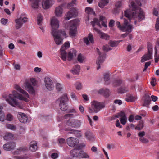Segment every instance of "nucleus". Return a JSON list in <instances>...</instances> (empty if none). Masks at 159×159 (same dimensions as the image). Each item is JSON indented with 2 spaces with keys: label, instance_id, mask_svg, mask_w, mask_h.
Returning <instances> with one entry per match:
<instances>
[{
  "label": "nucleus",
  "instance_id": "obj_50",
  "mask_svg": "<svg viewBox=\"0 0 159 159\" xmlns=\"http://www.w3.org/2000/svg\"><path fill=\"white\" fill-rule=\"evenodd\" d=\"M43 20L42 16L40 14H39L37 17V23L38 25H41V23Z\"/></svg>",
  "mask_w": 159,
  "mask_h": 159
},
{
  "label": "nucleus",
  "instance_id": "obj_32",
  "mask_svg": "<svg viewBox=\"0 0 159 159\" xmlns=\"http://www.w3.org/2000/svg\"><path fill=\"white\" fill-rule=\"evenodd\" d=\"M71 155L73 157H77L80 156V154L81 153L79 150L75 148L70 151Z\"/></svg>",
  "mask_w": 159,
  "mask_h": 159
},
{
  "label": "nucleus",
  "instance_id": "obj_7",
  "mask_svg": "<svg viewBox=\"0 0 159 159\" xmlns=\"http://www.w3.org/2000/svg\"><path fill=\"white\" fill-rule=\"evenodd\" d=\"M28 21V18L25 13H22L20 17L15 20V27L16 29L18 30L21 28L24 23H26Z\"/></svg>",
  "mask_w": 159,
  "mask_h": 159
},
{
  "label": "nucleus",
  "instance_id": "obj_19",
  "mask_svg": "<svg viewBox=\"0 0 159 159\" xmlns=\"http://www.w3.org/2000/svg\"><path fill=\"white\" fill-rule=\"evenodd\" d=\"M18 117L20 122L25 123L27 120V118L25 114L24 113L19 112L18 115Z\"/></svg>",
  "mask_w": 159,
  "mask_h": 159
},
{
  "label": "nucleus",
  "instance_id": "obj_38",
  "mask_svg": "<svg viewBox=\"0 0 159 159\" xmlns=\"http://www.w3.org/2000/svg\"><path fill=\"white\" fill-rule=\"evenodd\" d=\"M33 1L34 2L32 3V7L34 8H38L39 7V3L40 2V0H33L31 2Z\"/></svg>",
  "mask_w": 159,
  "mask_h": 159
},
{
  "label": "nucleus",
  "instance_id": "obj_9",
  "mask_svg": "<svg viewBox=\"0 0 159 159\" xmlns=\"http://www.w3.org/2000/svg\"><path fill=\"white\" fill-rule=\"evenodd\" d=\"M68 100V98L66 94L63 95L58 99L57 101L59 102L60 107L62 111H65L67 109L68 107L66 102Z\"/></svg>",
  "mask_w": 159,
  "mask_h": 159
},
{
  "label": "nucleus",
  "instance_id": "obj_12",
  "mask_svg": "<svg viewBox=\"0 0 159 159\" xmlns=\"http://www.w3.org/2000/svg\"><path fill=\"white\" fill-rule=\"evenodd\" d=\"M81 123V120L71 119L66 122V125L68 126L77 128L80 126Z\"/></svg>",
  "mask_w": 159,
  "mask_h": 159
},
{
  "label": "nucleus",
  "instance_id": "obj_48",
  "mask_svg": "<svg viewBox=\"0 0 159 159\" xmlns=\"http://www.w3.org/2000/svg\"><path fill=\"white\" fill-rule=\"evenodd\" d=\"M56 88L58 91H61L63 88V86L61 84L57 83L56 85Z\"/></svg>",
  "mask_w": 159,
  "mask_h": 159
},
{
  "label": "nucleus",
  "instance_id": "obj_31",
  "mask_svg": "<svg viewBox=\"0 0 159 159\" xmlns=\"http://www.w3.org/2000/svg\"><path fill=\"white\" fill-rule=\"evenodd\" d=\"M85 135L87 140L90 141H93L94 140V136L89 131H87L85 133Z\"/></svg>",
  "mask_w": 159,
  "mask_h": 159
},
{
  "label": "nucleus",
  "instance_id": "obj_46",
  "mask_svg": "<svg viewBox=\"0 0 159 159\" xmlns=\"http://www.w3.org/2000/svg\"><path fill=\"white\" fill-rule=\"evenodd\" d=\"M121 41H110L109 42V44L111 47H114L116 46Z\"/></svg>",
  "mask_w": 159,
  "mask_h": 159
},
{
  "label": "nucleus",
  "instance_id": "obj_27",
  "mask_svg": "<svg viewBox=\"0 0 159 159\" xmlns=\"http://www.w3.org/2000/svg\"><path fill=\"white\" fill-rule=\"evenodd\" d=\"M37 149V143L35 141L31 142L30 144L29 149L32 152H35Z\"/></svg>",
  "mask_w": 159,
  "mask_h": 159
},
{
  "label": "nucleus",
  "instance_id": "obj_61",
  "mask_svg": "<svg viewBox=\"0 0 159 159\" xmlns=\"http://www.w3.org/2000/svg\"><path fill=\"white\" fill-rule=\"evenodd\" d=\"M87 117L88 120L89 122L90 125L91 126H92L93 125V122L92 121V119H91L89 116L87 115Z\"/></svg>",
  "mask_w": 159,
  "mask_h": 159
},
{
  "label": "nucleus",
  "instance_id": "obj_57",
  "mask_svg": "<svg viewBox=\"0 0 159 159\" xmlns=\"http://www.w3.org/2000/svg\"><path fill=\"white\" fill-rule=\"evenodd\" d=\"M76 87L77 89L79 90H80L82 88V84L80 83H77Z\"/></svg>",
  "mask_w": 159,
  "mask_h": 159
},
{
  "label": "nucleus",
  "instance_id": "obj_28",
  "mask_svg": "<svg viewBox=\"0 0 159 159\" xmlns=\"http://www.w3.org/2000/svg\"><path fill=\"white\" fill-rule=\"evenodd\" d=\"M121 118L120 120L121 124L125 125L127 121V118L124 112H121L120 114Z\"/></svg>",
  "mask_w": 159,
  "mask_h": 159
},
{
  "label": "nucleus",
  "instance_id": "obj_17",
  "mask_svg": "<svg viewBox=\"0 0 159 159\" xmlns=\"http://www.w3.org/2000/svg\"><path fill=\"white\" fill-rule=\"evenodd\" d=\"M77 15L76 11L74 9H72L67 13L65 19L66 20H68L72 17H75Z\"/></svg>",
  "mask_w": 159,
  "mask_h": 159
},
{
  "label": "nucleus",
  "instance_id": "obj_40",
  "mask_svg": "<svg viewBox=\"0 0 159 159\" xmlns=\"http://www.w3.org/2000/svg\"><path fill=\"white\" fill-rule=\"evenodd\" d=\"M104 79L106 84H110V82H109L110 79V75L108 73H106L104 74Z\"/></svg>",
  "mask_w": 159,
  "mask_h": 159
},
{
  "label": "nucleus",
  "instance_id": "obj_37",
  "mask_svg": "<svg viewBox=\"0 0 159 159\" xmlns=\"http://www.w3.org/2000/svg\"><path fill=\"white\" fill-rule=\"evenodd\" d=\"M5 140H8L12 139L14 138V135L13 134L10 133H7L4 137Z\"/></svg>",
  "mask_w": 159,
  "mask_h": 159
},
{
  "label": "nucleus",
  "instance_id": "obj_36",
  "mask_svg": "<svg viewBox=\"0 0 159 159\" xmlns=\"http://www.w3.org/2000/svg\"><path fill=\"white\" fill-rule=\"evenodd\" d=\"M77 60L80 63H83L85 62L86 57L82 54H80L78 56Z\"/></svg>",
  "mask_w": 159,
  "mask_h": 159
},
{
  "label": "nucleus",
  "instance_id": "obj_45",
  "mask_svg": "<svg viewBox=\"0 0 159 159\" xmlns=\"http://www.w3.org/2000/svg\"><path fill=\"white\" fill-rule=\"evenodd\" d=\"M77 2L76 0H72L68 4L67 6L68 8L70 9L72 7L75 6L77 4Z\"/></svg>",
  "mask_w": 159,
  "mask_h": 159
},
{
  "label": "nucleus",
  "instance_id": "obj_53",
  "mask_svg": "<svg viewBox=\"0 0 159 159\" xmlns=\"http://www.w3.org/2000/svg\"><path fill=\"white\" fill-rule=\"evenodd\" d=\"M148 53L152 54V46L151 44H148Z\"/></svg>",
  "mask_w": 159,
  "mask_h": 159
},
{
  "label": "nucleus",
  "instance_id": "obj_59",
  "mask_svg": "<svg viewBox=\"0 0 159 159\" xmlns=\"http://www.w3.org/2000/svg\"><path fill=\"white\" fill-rule=\"evenodd\" d=\"M122 3L120 1L116 2L115 4V7L117 8H119L121 7Z\"/></svg>",
  "mask_w": 159,
  "mask_h": 159
},
{
  "label": "nucleus",
  "instance_id": "obj_56",
  "mask_svg": "<svg viewBox=\"0 0 159 159\" xmlns=\"http://www.w3.org/2000/svg\"><path fill=\"white\" fill-rule=\"evenodd\" d=\"M134 118L135 116L134 115H131L129 117L128 120L130 122H132L134 120Z\"/></svg>",
  "mask_w": 159,
  "mask_h": 159
},
{
  "label": "nucleus",
  "instance_id": "obj_10",
  "mask_svg": "<svg viewBox=\"0 0 159 159\" xmlns=\"http://www.w3.org/2000/svg\"><path fill=\"white\" fill-rule=\"evenodd\" d=\"M124 22L122 25V27H121L120 30L123 32L130 33L132 31V30L133 28V26L129 23V21L123 19Z\"/></svg>",
  "mask_w": 159,
  "mask_h": 159
},
{
  "label": "nucleus",
  "instance_id": "obj_16",
  "mask_svg": "<svg viewBox=\"0 0 159 159\" xmlns=\"http://www.w3.org/2000/svg\"><path fill=\"white\" fill-rule=\"evenodd\" d=\"M45 85L47 89L49 90H51L54 88V85L52 80L48 77H46L44 80Z\"/></svg>",
  "mask_w": 159,
  "mask_h": 159
},
{
  "label": "nucleus",
  "instance_id": "obj_13",
  "mask_svg": "<svg viewBox=\"0 0 159 159\" xmlns=\"http://www.w3.org/2000/svg\"><path fill=\"white\" fill-rule=\"evenodd\" d=\"M51 25L52 28V32L53 31H58V28L59 27V22L58 20L55 17L52 18L51 21Z\"/></svg>",
  "mask_w": 159,
  "mask_h": 159
},
{
  "label": "nucleus",
  "instance_id": "obj_1",
  "mask_svg": "<svg viewBox=\"0 0 159 159\" xmlns=\"http://www.w3.org/2000/svg\"><path fill=\"white\" fill-rule=\"evenodd\" d=\"M145 0H136V3L133 2L131 3V6L129 7L133 11H134L132 13L131 12L130 10H128L125 11V16L127 17L129 21L132 18H138L139 21L144 19V15L143 11L139 7L141 6V4L145 2Z\"/></svg>",
  "mask_w": 159,
  "mask_h": 159
},
{
  "label": "nucleus",
  "instance_id": "obj_34",
  "mask_svg": "<svg viewBox=\"0 0 159 159\" xmlns=\"http://www.w3.org/2000/svg\"><path fill=\"white\" fill-rule=\"evenodd\" d=\"M109 2V0H100L98 3V6L100 8H103L108 4Z\"/></svg>",
  "mask_w": 159,
  "mask_h": 159
},
{
  "label": "nucleus",
  "instance_id": "obj_3",
  "mask_svg": "<svg viewBox=\"0 0 159 159\" xmlns=\"http://www.w3.org/2000/svg\"><path fill=\"white\" fill-rule=\"evenodd\" d=\"M52 34L55 43L57 45L62 44L63 39L67 37L66 32L64 30H58V31L53 30L52 32Z\"/></svg>",
  "mask_w": 159,
  "mask_h": 159
},
{
  "label": "nucleus",
  "instance_id": "obj_63",
  "mask_svg": "<svg viewBox=\"0 0 159 159\" xmlns=\"http://www.w3.org/2000/svg\"><path fill=\"white\" fill-rule=\"evenodd\" d=\"M114 102L115 104H117L119 105H120L122 103V102L120 100H114Z\"/></svg>",
  "mask_w": 159,
  "mask_h": 159
},
{
  "label": "nucleus",
  "instance_id": "obj_2",
  "mask_svg": "<svg viewBox=\"0 0 159 159\" xmlns=\"http://www.w3.org/2000/svg\"><path fill=\"white\" fill-rule=\"evenodd\" d=\"M15 98L24 100L26 102H27L28 101V100L27 98L23 97L21 94L17 93L15 91H13L12 92V94H9L8 98H7L6 100L9 104L14 107H17L20 109H23V105L19 103Z\"/></svg>",
  "mask_w": 159,
  "mask_h": 159
},
{
  "label": "nucleus",
  "instance_id": "obj_51",
  "mask_svg": "<svg viewBox=\"0 0 159 159\" xmlns=\"http://www.w3.org/2000/svg\"><path fill=\"white\" fill-rule=\"evenodd\" d=\"M59 155V154L58 153H52L51 155V157L53 159H56L58 157Z\"/></svg>",
  "mask_w": 159,
  "mask_h": 159
},
{
  "label": "nucleus",
  "instance_id": "obj_30",
  "mask_svg": "<svg viewBox=\"0 0 159 159\" xmlns=\"http://www.w3.org/2000/svg\"><path fill=\"white\" fill-rule=\"evenodd\" d=\"M137 98L135 96H133L130 94L127 95L125 100L128 102H134L137 100Z\"/></svg>",
  "mask_w": 159,
  "mask_h": 159
},
{
  "label": "nucleus",
  "instance_id": "obj_47",
  "mask_svg": "<svg viewBox=\"0 0 159 159\" xmlns=\"http://www.w3.org/2000/svg\"><path fill=\"white\" fill-rule=\"evenodd\" d=\"M6 127L10 129L15 130L16 129V128L14 125L11 124H7L6 125Z\"/></svg>",
  "mask_w": 159,
  "mask_h": 159
},
{
  "label": "nucleus",
  "instance_id": "obj_33",
  "mask_svg": "<svg viewBox=\"0 0 159 159\" xmlns=\"http://www.w3.org/2000/svg\"><path fill=\"white\" fill-rule=\"evenodd\" d=\"M151 101V99L150 97L148 95H146L143 106L148 107Z\"/></svg>",
  "mask_w": 159,
  "mask_h": 159
},
{
  "label": "nucleus",
  "instance_id": "obj_35",
  "mask_svg": "<svg viewBox=\"0 0 159 159\" xmlns=\"http://www.w3.org/2000/svg\"><path fill=\"white\" fill-rule=\"evenodd\" d=\"M99 92L101 93H103L107 97H108L111 93L109 90L106 88H103L100 89L99 90Z\"/></svg>",
  "mask_w": 159,
  "mask_h": 159
},
{
  "label": "nucleus",
  "instance_id": "obj_64",
  "mask_svg": "<svg viewBox=\"0 0 159 159\" xmlns=\"http://www.w3.org/2000/svg\"><path fill=\"white\" fill-rule=\"evenodd\" d=\"M145 134V132L144 131L139 132L138 134V135L140 138L143 137L144 136Z\"/></svg>",
  "mask_w": 159,
  "mask_h": 159
},
{
  "label": "nucleus",
  "instance_id": "obj_22",
  "mask_svg": "<svg viewBox=\"0 0 159 159\" xmlns=\"http://www.w3.org/2000/svg\"><path fill=\"white\" fill-rule=\"evenodd\" d=\"M14 88L18 92L23 94L25 96L28 98H29V96L28 93L22 89L19 86L17 85H15L14 86Z\"/></svg>",
  "mask_w": 159,
  "mask_h": 159
},
{
  "label": "nucleus",
  "instance_id": "obj_26",
  "mask_svg": "<svg viewBox=\"0 0 159 159\" xmlns=\"http://www.w3.org/2000/svg\"><path fill=\"white\" fill-rule=\"evenodd\" d=\"M15 146V144L13 143H7L3 145V148L6 150H10Z\"/></svg>",
  "mask_w": 159,
  "mask_h": 159
},
{
  "label": "nucleus",
  "instance_id": "obj_24",
  "mask_svg": "<svg viewBox=\"0 0 159 159\" xmlns=\"http://www.w3.org/2000/svg\"><path fill=\"white\" fill-rule=\"evenodd\" d=\"M63 10L61 6L57 7L55 10V15L58 17H61L62 16Z\"/></svg>",
  "mask_w": 159,
  "mask_h": 159
},
{
  "label": "nucleus",
  "instance_id": "obj_39",
  "mask_svg": "<svg viewBox=\"0 0 159 159\" xmlns=\"http://www.w3.org/2000/svg\"><path fill=\"white\" fill-rule=\"evenodd\" d=\"M85 11L86 13L89 14L95 15V13L93 9L90 7H87L85 9Z\"/></svg>",
  "mask_w": 159,
  "mask_h": 159
},
{
  "label": "nucleus",
  "instance_id": "obj_6",
  "mask_svg": "<svg viewBox=\"0 0 159 159\" xmlns=\"http://www.w3.org/2000/svg\"><path fill=\"white\" fill-rule=\"evenodd\" d=\"M79 21L78 20L75 19L71 20L69 23L66 25L67 28H69L70 35L72 36H75L77 33L76 26Z\"/></svg>",
  "mask_w": 159,
  "mask_h": 159
},
{
  "label": "nucleus",
  "instance_id": "obj_62",
  "mask_svg": "<svg viewBox=\"0 0 159 159\" xmlns=\"http://www.w3.org/2000/svg\"><path fill=\"white\" fill-rule=\"evenodd\" d=\"M58 141L59 143L61 144L64 143L66 142L65 139L63 138H59Z\"/></svg>",
  "mask_w": 159,
  "mask_h": 159
},
{
  "label": "nucleus",
  "instance_id": "obj_49",
  "mask_svg": "<svg viewBox=\"0 0 159 159\" xmlns=\"http://www.w3.org/2000/svg\"><path fill=\"white\" fill-rule=\"evenodd\" d=\"M5 115L4 112L0 110V121L4 122L5 120Z\"/></svg>",
  "mask_w": 159,
  "mask_h": 159
},
{
  "label": "nucleus",
  "instance_id": "obj_60",
  "mask_svg": "<svg viewBox=\"0 0 159 159\" xmlns=\"http://www.w3.org/2000/svg\"><path fill=\"white\" fill-rule=\"evenodd\" d=\"M139 140L142 142L144 143H146L148 142V140L146 138L144 137L140 138Z\"/></svg>",
  "mask_w": 159,
  "mask_h": 159
},
{
  "label": "nucleus",
  "instance_id": "obj_58",
  "mask_svg": "<svg viewBox=\"0 0 159 159\" xmlns=\"http://www.w3.org/2000/svg\"><path fill=\"white\" fill-rule=\"evenodd\" d=\"M79 110L82 114H84V108L83 106L80 105L79 107Z\"/></svg>",
  "mask_w": 159,
  "mask_h": 159
},
{
  "label": "nucleus",
  "instance_id": "obj_23",
  "mask_svg": "<svg viewBox=\"0 0 159 159\" xmlns=\"http://www.w3.org/2000/svg\"><path fill=\"white\" fill-rule=\"evenodd\" d=\"M76 54V51L74 49H71L68 52V58L69 61L71 60Z\"/></svg>",
  "mask_w": 159,
  "mask_h": 159
},
{
  "label": "nucleus",
  "instance_id": "obj_52",
  "mask_svg": "<svg viewBox=\"0 0 159 159\" xmlns=\"http://www.w3.org/2000/svg\"><path fill=\"white\" fill-rule=\"evenodd\" d=\"M80 156H81V157L83 158H89V156L86 152H83L81 153L80 154Z\"/></svg>",
  "mask_w": 159,
  "mask_h": 159
},
{
  "label": "nucleus",
  "instance_id": "obj_15",
  "mask_svg": "<svg viewBox=\"0 0 159 159\" xmlns=\"http://www.w3.org/2000/svg\"><path fill=\"white\" fill-rule=\"evenodd\" d=\"M97 52L99 55V57H98L96 61V64H97V69H99L100 68V64L102 63L104 61L105 58V57L104 54L102 55L99 51V50L97 48Z\"/></svg>",
  "mask_w": 159,
  "mask_h": 159
},
{
  "label": "nucleus",
  "instance_id": "obj_14",
  "mask_svg": "<svg viewBox=\"0 0 159 159\" xmlns=\"http://www.w3.org/2000/svg\"><path fill=\"white\" fill-rule=\"evenodd\" d=\"M66 141L67 144L71 147L75 146L79 143V141L77 138L72 137L68 138Z\"/></svg>",
  "mask_w": 159,
  "mask_h": 159
},
{
  "label": "nucleus",
  "instance_id": "obj_21",
  "mask_svg": "<svg viewBox=\"0 0 159 159\" xmlns=\"http://www.w3.org/2000/svg\"><path fill=\"white\" fill-rule=\"evenodd\" d=\"M84 42L87 45L89 44V43H94V39L93 35L91 33H89L88 37L84 39Z\"/></svg>",
  "mask_w": 159,
  "mask_h": 159
},
{
  "label": "nucleus",
  "instance_id": "obj_41",
  "mask_svg": "<svg viewBox=\"0 0 159 159\" xmlns=\"http://www.w3.org/2000/svg\"><path fill=\"white\" fill-rule=\"evenodd\" d=\"M14 117L11 114H7L5 117V120L9 121H11L13 120Z\"/></svg>",
  "mask_w": 159,
  "mask_h": 159
},
{
  "label": "nucleus",
  "instance_id": "obj_42",
  "mask_svg": "<svg viewBox=\"0 0 159 159\" xmlns=\"http://www.w3.org/2000/svg\"><path fill=\"white\" fill-rule=\"evenodd\" d=\"M122 83V81L121 80L116 79L114 80L112 84L114 86L116 87L120 85Z\"/></svg>",
  "mask_w": 159,
  "mask_h": 159
},
{
  "label": "nucleus",
  "instance_id": "obj_54",
  "mask_svg": "<svg viewBox=\"0 0 159 159\" xmlns=\"http://www.w3.org/2000/svg\"><path fill=\"white\" fill-rule=\"evenodd\" d=\"M155 27L157 31L159 30V19L158 18L157 19Z\"/></svg>",
  "mask_w": 159,
  "mask_h": 159
},
{
  "label": "nucleus",
  "instance_id": "obj_8",
  "mask_svg": "<svg viewBox=\"0 0 159 159\" xmlns=\"http://www.w3.org/2000/svg\"><path fill=\"white\" fill-rule=\"evenodd\" d=\"M91 24L93 27L96 25L100 27H101L102 25L106 27H107V20L104 16H100L99 20L96 18H94L93 21L91 22Z\"/></svg>",
  "mask_w": 159,
  "mask_h": 159
},
{
  "label": "nucleus",
  "instance_id": "obj_18",
  "mask_svg": "<svg viewBox=\"0 0 159 159\" xmlns=\"http://www.w3.org/2000/svg\"><path fill=\"white\" fill-rule=\"evenodd\" d=\"M93 30L96 32L97 33L99 34V36L101 38L107 40L109 39V35L106 34L101 32L98 29L94 27L93 28Z\"/></svg>",
  "mask_w": 159,
  "mask_h": 159
},
{
  "label": "nucleus",
  "instance_id": "obj_44",
  "mask_svg": "<svg viewBox=\"0 0 159 159\" xmlns=\"http://www.w3.org/2000/svg\"><path fill=\"white\" fill-rule=\"evenodd\" d=\"M70 132H69V133H73L78 137H80L81 136V134L80 132L78 130L71 129L70 130Z\"/></svg>",
  "mask_w": 159,
  "mask_h": 159
},
{
  "label": "nucleus",
  "instance_id": "obj_29",
  "mask_svg": "<svg viewBox=\"0 0 159 159\" xmlns=\"http://www.w3.org/2000/svg\"><path fill=\"white\" fill-rule=\"evenodd\" d=\"M152 54L148 53L143 56L141 58V62H143L146 61L151 59L152 57Z\"/></svg>",
  "mask_w": 159,
  "mask_h": 159
},
{
  "label": "nucleus",
  "instance_id": "obj_25",
  "mask_svg": "<svg viewBox=\"0 0 159 159\" xmlns=\"http://www.w3.org/2000/svg\"><path fill=\"white\" fill-rule=\"evenodd\" d=\"M80 69V66L79 65H75L71 70V71L74 75H78Z\"/></svg>",
  "mask_w": 159,
  "mask_h": 159
},
{
  "label": "nucleus",
  "instance_id": "obj_20",
  "mask_svg": "<svg viewBox=\"0 0 159 159\" xmlns=\"http://www.w3.org/2000/svg\"><path fill=\"white\" fill-rule=\"evenodd\" d=\"M52 4L49 0H43L42 2V7L45 9L49 8Z\"/></svg>",
  "mask_w": 159,
  "mask_h": 159
},
{
  "label": "nucleus",
  "instance_id": "obj_11",
  "mask_svg": "<svg viewBox=\"0 0 159 159\" xmlns=\"http://www.w3.org/2000/svg\"><path fill=\"white\" fill-rule=\"evenodd\" d=\"M69 47V42L66 41L62 46L61 48V57L64 61L66 60L67 56L66 52L65 50L67 49Z\"/></svg>",
  "mask_w": 159,
  "mask_h": 159
},
{
  "label": "nucleus",
  "instance_id": "obj_55",
  "mask_svg": "<svg viewBox=\"0 0 159 159\" xmlns=\"http://www.w3.org/2000/svg\"><path fill=\"white\" fill-rule=\"evenodd\" d=\"M103 49L104 51L107 52L109 50H111V49L108 45H106L103 47Z\"/></svg>",
  "mask_w": 159,
  "mask_h": 159
},
{
  "label": "nucleus",
  "instance_id": "obj_4",
  "mask_svg": "<svg viewBox=\"0 0 159 159\" xmlns=\"http://www.w3.org/2000/svg\"><path fill=\"white\" fill-rule=\"evenodd\" d=\"M37 83L35 79L33 78L30 79L29 82H26L24 84L25 89L32 94H35L36 92L35 87L37 86Z\"/></svg>",
  "mask_w": 159,
  "mask_h": 159
},
{
  "label": "nucleus",
  "instance_id": "obj_5",
  "mask_svg": "<svg viewBox=\"0 0 159 159\" xmlns=\"http://www.w3.org/2000/svg\"><path fill=\"white\" fill-rule=\"evenodd\" d=\"M105 105L103 103L99 102L96 101H93L91 103V108L89 109V113H97L101 109L105 107Z\"/></svg>",
  "mask_w": 159,
  "mask_h": 159
},
{
  "label": "nucleus",
  "instance_id": "obj_43",
  "mask_svg": "<svg viewBox=\"0 0 159 159\" xmlns=\"http://www.w3.org/2000/svg\"><path fill=\"white\" fill-rule=\"evenodd\" d=\"M143 127V121H140L139 122V124L135 127V129L136 130H140Z\"/></svg>",
  "mask_w": 159,
  "mask_h": 159
}]
</instances>
